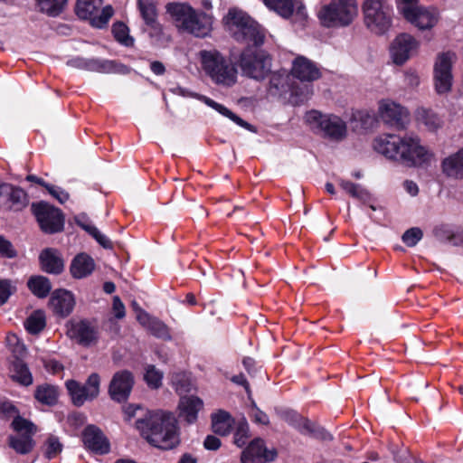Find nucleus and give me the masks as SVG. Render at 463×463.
<instances>
[{
  "label": "nucleus",
  "mask_w": 463,
  "mask_h": 463,
  "mask_svg": "<svg viewBox=\"0 0 463 463\" xmlns=\"http://www.w3.org/2000/svg\"><path fill=\"white\" fill-rule=\"evenodd\" d=\"M251 417L253 421L256 423L262 425H268L269 423V418L267 413L259 409L254 402L252 404Z\"/></svg>",
  "instance_id": "nucleus-57"
},
{
  "label": "nucleus",
  "mask_w": 463,
  "mask_h": 463,
  "mask_svg": "<svg viewBox=\"0 0 463 463\" xmlns=\"http://www.w3.org/2000/svg\"><path fill=\"white\" fill-rule=\"evenodd\" d=\"M112 33L120 44L126 47L133 46L134 39L129 35L128 27L125 24L121 22L114 24L112 27Z\"/></svg>",
  "instance_id": "nucleus-44"
},
{
  "label": "nucleus",
  "mask_w": 463,
  "mask_h": 463,
  "mask_svg": "<svg viewBox=\"0 0 463 463\" xmlns=\"http://www.w3.org/2000/svg\"><path fill=\"white\" fill-rule=\"evenodd\" d=\"M221 444L220 439L213 435L206 436L203 441V447L208 450H217Z\"/></svg>",
  "instance_id": "nucleus-61"
},
{
  "label": "nucleus",
  "mask_w": 463,
  "mask_h": 463,
  "mask_svg": "<svg viewBox=\"0 0 463 463\" xmlns=\"http://www.w3.org/2000/svg\"><path fill=\"white\" fill-rule=\"evenodd\" d=\"M234 434H233V442L239 447L242 448L248 442L250 439V426L248 421L244 417L240 419L235 424Z\"/></svg>",
  "instance_id": "nucleus-41"
},
{
  "label": "nucleus",
  "mask_w": 463,
  "mask_h": 463,
  "mask_svg": "<svg viewBox=\"0 0 463 463\" xmlns=\"http://www.w3.org/2000/svg\"><path fill=\"white\" fill-rule=\"evenodd\" d=\"M147 330L156 337L161 338L164 340H170L171 335L169 333V329L167 326L159 320L158 318L155 317L150 326H148Z\"/></svg>",
  "instance_id": "nucleus-48"
},
{
  "label": "nucleus",
  "mask_w": 463,
  "mask_h": 463,
  "mask_svg": "<svg viewBox=\"0 0 463 463\" xmlns=\"http://www.w3.org/2000/svg\"><path fill=\"white\" fill-rule=\"evenodd\" d=\"M202 67L211 80L226 87L234 85L237 81V69L232 61L219 51L203 50L199 52Z\"/></svg>",
  "instance_id": "nucleus-5"
},
{
  "label": "nucleus",
  "mask_w": 463,
  "mask_h": 463,
  "mask_svg": "<svg viewBox=\"0 0 463 463\" xmlns=\"http://www.w3.org/2000/svg\"><path fill=\"white\" fill-rule=\"evenodd\" d=\"M433 234L439 241L456 245L459 240L463 239V229L442 223L433 229Z\"/></svg>",
  "instance_id": "nucleus-34"
},
{
  "label": "nucleus",
  "mask_w": 463,
  "mask_h": 463,
  "mask_svg": "<svg viewBox=\"0 0 463 463\" xmlns=\"http://www.w3.org/2000/svg\"><path fill=\"white\" fill-rule=\"evenodd\" d=\"M396 5L398 11L403 17L420 5L419 0H396Z\"/></svg>",
  "instance_id": "nucleus-55"
},
{
  "label": "nucleus",
  "mask_w": 463,
  "mask_h": 463,
  "mask_svg": "<svg viewBox=\"0 0 463 463\" xmlns=\"http://www.w3.org/2000/svg\"><path fill=\"white\" fill-rule=\"evenodd\" d=\"M0 197H5L16 210H22L28 204V195L21 187L11 184L3 183L0 184Z\"/></svg>",
  "instance_id": "nucleus-29"
},
{
  "label": "nucleus",
  "mask_w": 463,
  "mask_h": 463,
  "mask_svg": "<svg viewBox=\"0 0 463 463\" xmlns=\"http://www.w3.org/2000/svg\"><path fill=\"white\" fill-rule=\"evenodd\" d=\"M177 30L196 38H205L213 31V16L194 9L188 3L172 2L165 5Z\"/></svg>",
  "instance_id": "nucleus-3"
},
{
  "label": "nucleus",
  "mask_w": 463,
  "mask_h": 463,
  "mask_svg": "<svg viewBox=\"0 0 463 463\" xmlns=\"http://www.w3.org/2000/svg\"><path fill=\"white\" fill-rule=\"evenodd\" d=\"M277 457L275 449H268L262 439L257 438L250 442L241 452V463H266L273 461Z\"/></svg>",
  "instance_id": "nucleus-18"
},
{
  "label": "nucleus",
  "mask_w": 463,
  "mask_h": 463,
  "mask_svg": "<svg viewBox=\"0 0 463 463\" xmlns=\"http://www.w3.org/2000/svg\"><path fill=\"white\" fill-rule=\"evenodd\" d=\"M46 326L44 313L41 310L33 312L25 320L24 327L28 333L37 335L43 330Z\"/></svg>",
  "instance_id": "nucleus-39"
},
{
  "label": "nucleus",
  "mask_w": 463,
  "mask_h": 463,
  "mask_svg": "<svg viewBox=\"0 0 463 463\" xmlns=\"http://www.w3.org/2000/svg\"><path fill=\"white\" fill-rule=\"evenodd\" d=\"M90 235L104 249L111 250L113 248V243L111 242V241L105 234L101 233L97 227L95 229H92V232Z\"/></svg>",
  "instance_id": "nucleus-58"
},
{
  "label": "nucleus",
  "mask_w": 463,
  "mask_h": 463,
  "mask_svg": "<svg viewBox=\"0 0 463 463\" xmlns=\"http://www.w3.org/2000/svg\"><path fill=\"white\" fill-rule=\"evenodd\" d=\"M17 256V251L12 242L4 236H0V258L14 259Z\"/></svg>",
  "instance_id": "nucleus-52"
},
{
  "label": "nucleus",
  "mask_w": 463,
  "mask_h": 463,
  "mask_svg": "<svg viewBox=\"0 0 463 463\" xmlns=\"http://www.w3.org/2000/svg\"><path fill=\"white\" fill-rule=\"evenodd\" d=\"M172 92L174 94H176L178 96L184 97V98H194L198 100H201L204 104H206L208 107L213 109L217 112H219L221 115L230 118L232 121L236 123L238 126L250 131V132H256L255 128L250 125V123L246 122L242 118H241L239 116L234 114L232 111H231L228 108L225 106L216 102L215 100L204 96L198 94L196 92H194L188 89L183 88V87H176L172 89Z\"/></svg>",
  "instance_id": "nucleus-15"
},
{
  "label": "nucleus",
  "mask_w": 463,
  "mask_h": 463,
  "mask_svg": "<svg viewBox=\"0 0 463 463\" xmlns=\"http://www.w3.org/2000/svg\"><path fill=\"white\" fill-rule=\"evenodd\" d=\"M75 298L73 294L67 289H56L52 293L49 307L52 312L60 317H66L73 310Z\"/></svg>",
  "instance_id": "nucleus-23"
},
{
  "label": "nucleus",
  "mask_w": 463,
  "mask_h": 463,
  "mask_svg": "<svg viewBox=\"0 0 463 463\" xmlns=\"http://www.w3.org/2000/svg\"><path fill=\"white\" fill-rule=\"evenodd\" d=\"M15 288L8 279H0V306L4 305L10 296L14 292Z\"/></svg>",
  "instance_id": "nucleus-53"
},
{
  "label": "nucleus",
  "mask_w": 463,
  "mask_h": 463,
  "mask_svg": "<svg viewBox=\"0 0 463 463\" xmlns=\"http://www.w3.org/2000/svg\"><path fill=\"white\" fill-rule=\"evenodd\" d=\"M82 440L85 447L98 455L108 454L110 450L109 439L101 430L95 425H88L82 432Z\"/></svg>",
  "instance_id": "nucleus-20"
},
{
  "label": "nucleus",
  "mask_w": 463,
  "mask_h": 463,
  "mask_svg": "<svg viewBox=\"0 0 463 463\" xmlns=\"http://www.w3.org/2000/svg\"><path fill=\"white\" fill-rule=\"evenodd\" d=\"M443 174L454 179H463V148L445 157L441 162Z\"/></svg>",
  "instance_id": "nucleus-30"
},
{
  "label": "nucleus",
  "mask_w": 463,
  "mask_h": 463,
  "mask_svg": "<svg viewBox=\"0 0 463 463\" xmlns=\"http://www.w3.org/2000/svg\"><path fill=\"white\" fill-rule=\"evenodd\" d=\"M290 80L291 77L286 71L271 73L268 88L269 95L278 96L288 92L298 95V93Z\"/></svg>",
  "instance_id": "nucleus-26"
},
{
  "label": "nucleus",
  "mask_w": 463,
  "mask_h": 463,
  "mask_svg": "<svg viewBox=\"0 0 463 463\" xmlns=\"http://www.w3.org/2000/svg\"><path fill=\"white\" fill-rule=\"evenodd\" d=\"M137 6L145 24L152 29H157L159 23L156 0H137Z\"/></svg>",
  "instance_id": "nucleus-35"
},
{
  "label": "nucleus",
  "mask_w": 463,
  "mask_h": 463,
  "mask_svg": "<svg viewBox=\"0 0 463 463\" xmlns=\"http://www.w3.org/2000/svg\"><path fill=\"white\" fill-rule=\"evenodd\" d=\"M203 402L194 395H184L178 403L179 417L192 424L197 420L198 412L203 409Z\"/></svg>",
  "instance_id": "nucleus-25"
},
{
  "label": "nucleus",
  "mask_w": 463,
  "mask_h": 463,
  "mask_svg": "<svg viewBox=\"0 0 463 463\" xmlns=\"http://www.w3.org/2000/svg\"><path fill=\"white\" fill-rule=\"evenodd\" d=\"M280 419L296 429L301 434H315L316 425L308 419L302 417L298 412L289 409L280 410L278 412Z\"/></svg>",
  "instance_id": "nucleus-27"
},
{
  "label": "nucleus",
  "mask_w": 463,
  "mask_h": 463,
  "mask_svg": "<svg viewBox=\"0 0 463 463\" xmlns=\"http://www.w3.org/2000/svg\"><path fill=\"white\" fill-rule=\"evenodd\" d=\"M404 18L420 30H430L437 24L439 14L435 8L419 5Z\"/></svg>",
  "instance_id": "nucleus-22"
},
{
  "label": "nucleus",
  "mask_w": 463,
  "mask_h": 463,
  "mask_svg": "<svg viewBox=\"0 0 463 463\" xmlns=\"http://www.w3.org/2000/svg\"><path fill=\"white\" fill-rule=\"evenodd\" d=\"M415 119L420 126H424L430 132H435L442 126V120L432 109L423 107L415 111Z\"/></svg>",
  "instance_id": "nucleus-32"
},
{
  "label": "nucleus",
  "mask_w": 463,
  "mask_h": 463,
  "mask_svg": "<svg viewBox=\"0 0 463 463\" xmlns=\"http://www.w3.org/2000/svg\"><path fill=\"white\" fill-rule=\"evenodd\" d=\"M422 231L418 227H413L403 233L402 240L408 247H414L422 239Z\"/></svg>",
  "instance_id": "nucleus-51"
},
{
  "label": "nucleus",
  "mask_w": 463,
  "mask_h": 463,
  "mask_svg": "<svg viewBox=\"0 0 463 463\" xmlns=\"http://www.w3.org/2000/svg\"><path fill=\"white\" fill-rule=\"evenodd\" d=\"M379 116L384 123L398 130L406 128L410 121L408 110L389 99L380 102Z\"/></svg>",
  "instance_id": "nucleus-16"
},
{
  "label": "nucleus",
  "mask_w": 463,
  "mask_h": 463,
  "mask_svg": "<svg viewBox=\"0 0 463 463\" xmlns=\"http://www.w3.org/2000/svg\"><path fill=\"white\" fill-rule=\"evenodd\" d=\"M27 287L39 298H46L52 290L50 279L42 275L32 276L27 281Z\"/></svg>",
  "instance_id": "nucleus-37"
},
{
  "label": "nucleus",
  "mask_w": 463,
  "mask_h": 463,
  "mask_svg": "<svg viewBox=\"0 0 463 463\" xmlns=\"http://www.w3.org/2000/svg\"><path fill=\"white\" fill-rule=\"evenodd\" d=\"M12 378L24 386L31 385L33 381L29 367L22 359H14L12 363Z\"/></svg>",
  "instance_id": "nucleus-38"
},
{
  "label": "nucleus",
  "mask_w": 463,
  "mask_h": 463,
  "mask_svg": "<svg viewBox=\"0 0 463 463\" xmlns=\"http://www.w3.org/2000/svg\"><path fill=\"white\" fill-rule=\"evenodd\" d=\"M14 430L17 432H23V435H30L31 437L35 432V426L31 421L17 416L12 422Z\"/></svg>",
  "instance_id": "nucleus-49"
},
{
  "label": "nucleus",
  "mask_w": 463,
  "mask_h": 463,
  "mask_svg": "<svg viewBox=\"0 0 463 463\" xmlns=\"http://www.w3.org/2000/svg\"><path fill=\"white\" fill-rule=\"evenodd\" d=\"M144 378L149 387L157 389L162 385L163 373L150 364L146 368Z\"/></svg>",
  "instance_id": "nucleus-47"
},
{
  "label": "nucleus",
  "mask_w": 463,
  "mask_h": 463,
  "mask_svg": "<svg viewBox=\"0 0 463 463\" xmlns=\"http://www.w3.org/2000/svg\"><path fill=\"white\" fill-rule=\"evenodd\" d=\"M291 75L302 82H311L319 79L321 72L312 61L298 56L293 61Z\"/></svg>",
  "instance_id": "nucleus-24"
},
{
  "label": "nucleus",
  "mask_w": 463,
  "mask_h": 463,
  "mask_svg": "<svg viewBox=\"0 0 463 463\" xmlns=\"http://www.w3.org/2000/svg\"><path fill=\"white\" fill-rule=\"evenodd\" d=\"M46 190L60 203H66L69 200V198H70L69 193L66 192L64 189H62L60 186L52 185V184H50L47 186Z\"/></svg>",
  "instance_id": "nucleus-54"
},
{
  "label": "nucleus",
  "mask_w": 463,
  "mask_h": 463,
  "mask_svg": "<svg viewBox=\"0 0 463 463\" xmlns=\"http://www.w3.org/2000/svg\"><path fill=\"white\" fill-rule=\"evenodd\" d=\"M138 411H143V408L139 405L129 404L124 409L126 420L129 421L132 418L137 415Z\"/></svg>",
  "instance_id": "nucleus-64"
},
{
  "label": "nucleus",
  "mask_w": 463,
  "mask_h": 463,
  "mask_svg": "<svg viewBox=\"0 0 463 463\" xmlns=\"http://www.w3.org/2000/svg\"><path fill=\"white\" fill-rule=\"evenodd\" d=\"M68 335L82 346H90L97 343L99 335L96 327L87 320L71 323Z\"/></svg>",
  "instance_id": "nucleus-21"
},
{
  "label": "nucleus",
  "mask_w": 463,
  "mask_h": 463,
  "mask_svg": "<svg viewBox=\"0 0 463 463\" xmlns=\"http://www.w3.org/2000/svg\"><path fill=\"white\" fill-rule=\"evenodd\" d=\"M239 67L243 76L263 80L271 72V57L262 50L248 45L240 54Z\"/></svg>",
  "instance_id": "nucleus-6"
},
{
  "label": "nucleus",
  "mask_w": 463,
  "mask_h": 463,
  "mask_svg": "<svg viewBox=\"0 0 463 463\" xmlns=\"http://www.w3.org/2000/svg\"><path fill=\"white\" fill-rule=\"evenodd\" d=\"M62 450V444L60 442L59 439L51 436L45 442V450L44 455L48 459H52L55 458L58 454H60Z\"/></svg>",
  "instance_id": "nucleus-50"
},
{
  "label": "nucleus",
  "mask_w": 463,
  "mask_h": 463,
  "mask_svg": "<svg viewBox=\"0 0 463 463\" xmlns=\"http://www.w3.org/2000/svg\"><path fill=\"white\" fill-rule=\"evenodd\" d=\"M12 339L15 340L16 342L12 352L14 353L15 359H22V357L26 354V348L24 344L19 342L15 335H13L12 338H9V342H11Z\"/></svg>",
  "instance_id": "nucleus-62"
},
{
  "label": "nucleus",
  "mask_w": 463,
  "mask_h": 463,
  "mask_svg": "<svg viewBox=\"0 0 463 463\" xmlns=\"http://www.w3.org/2000/svg\"><path fill=\"white\" fill-rule=\"evenodd\" d=\"M403 76L404 84L411 89L417 88L420 83V76L414 70L409 69L405 71Z\"/></svg>",
  "instance_id": "nucleus-56"
},
{
  "label": "nucleus",
  "mask_w": 463,
  "mask_h": 463,
  "mask_svg": "<svg viewBox=\"0 0 463 463\" xmlns=\"http://www.w3.org/2000/svg\"><path fill=\"white\" fill-rule=\"evenodd\" d=\"M65 386L72 403L77 407H80L86 402L93 401L99 396L100 376L97 373H92L89 375L85 383L82 384L71 379L66 381Z\"/></svg>",
  "instance_id": "nucleus-14"
},
{
  "label": "nucleus",
  "mask_w": 463,
  "mask_h": 463,
  "mask_svg": "<svg viewBox=\"0 0 463 463\" xmlns=\"http://www.w3.org/2000/svg\"><path fill=\"white\" fill-rule=\"evenodd\" d=\"M263 3L283 18H289L294 12L293 0H263Z\"/></svg>",
  "instance_id": "nucleus-40"
},
{
  "label": "nucleus",
  "mask_w": 463,
  "mask_h": 463,
  "mask_svg": "<svg viewBox=\"0 0 463 463\" xmlns=\"http://www.w3.org/2000/svg\"><path fill=\"white\" fill-rule=\"evenodd\" d=\"M103 0H77L76 14L82 20H88L92 27L105 28L114 14L110 5L102 6Z\"/></svg>",
  "instance_id": "nucleus-10"
},
{
  "label": "nucleus",
  "mask_w": 463,
  "mask_h": 463,
  "mask_svg": "<svg viewBox=\"0 0 463 463\" xmlns=\"http://www.w3.org/2000/svg\"><path fill=\"white\" fill-rule=\"evenodd\" d=\"M419 43L413 36L408 33L399 34L391 45V55L397 65L405 63L412 51L416 50Z\"/></svg>",
  "instance_id": "nucleus-19"
},
{
  "label": "nucleus",
  "mask_w": 463,
  "mask_h": 463,
  "mask_svg": "<svg viewBox=\"0 0 463 463\" xmlns=\"http://www.w3.org/2000/svg\"><path fill=\"white\" fill-rule=\"evenodd\" d=\"M136 428L153 446L172 449L179 444L177 420L172 412L147 411L136 420Z\"/></svg>",
  "instance_id": "nucleus-2"
},
{
  "label": "nucleus",
  "mask_w": 463,
  "mask_h": 463,
  "mask_svg": "<svg viewBox=\"0 0 463 463\" xmlns=\"http://www.w3.org/2000/svg\"><path fill=\"white\" fill-rule=\"evenodd\" d=\"M32 212L45 233L53 234L63 230L64 215L59 208L41 201L32 204Z\"/></svg>",
  "instance_id": "nucleus-13"
},
{
  "label": "nucleus",
  "mask_w": 463,
  "mask_h": 463,
  "mask_svg": "<svg viewBox=\"0 0 463 463\" xmlns=\"http://www.w3.org/2000/svg\"><path fill=\"white\" fill-rule=\"evenodd\" d=\"M9 444L11 448L20 454L29 453L34 446V442L30 435L11 437Z\"/></svg>",
  "instance_id": "nucleus-43"
},
{
  "label": "nucleus",
  "mask_w": 463,
  "mask_h": 463,
  "mask_svg": "<svg viewBox=\"0 0 463 463\" xmlns=\"http://www.w3.org/2000/svg\"><path fill=\"white\" fill-rule=\"evenodd\" d=\"M373 148L386 158L408 167L429 164L432 156L430 151L420 144V138L412 133L402 137L396 135L381 136L374 139Z\"/></svg>",
  "instance_id": "nucleus-1"
},
{
  "label": "nucleus",
  "mask_w": 463,
  "mask_h": 463,
  "mask_svg": "<svg viewBox=\"0 0 463 463\" xmlns=\"http://www.w3.org/2000/svg\"><path fill=\"white\" fill-rule=\"evenodd\" d=\"M455 54L451 52H440L437 55L432 72V81L435 92L439 95H447L452 90L453 64Z\"/></svg>",
  "instance_id": "nucleus-9"
},
{
  "label": "nucleus",
  "mask_w": 463,
  "mask_h": 463,
  "mask_svg": "<svg viewBox=\"0 0 463 463\" xmlns=\"http://www.w3.org/2000/svg\"><path fill=\"white\" fill-rule=\"evenodd\" d=\"M68 0H36L40 10L49 16H58L63 10Z\"/></svg>",
  "instance_id": "nucleus-42"
},
{
  "label": "nucleus",
  "mask_w": 463,
  "mask_h": 463,
  "mask_svg": "<svg viewBox=\"0 0 463 463\" xmlns=\"http://www.w3.org/2000/svg\"><path fill=\"white\" fill-rule=\"evenodd\" d=\"M66 63L72 68L106 74L127 75L131 71L128 66L118 61L101 58L77 56L68 60Z\"/></svg>",
  "instance_id": "nucleus-12"
},
{
  "label": "nucleus",
  "mask_w": 463,
  "mask_h": 463,
  "mask_svg": "<svg viewBox=\"0 0 463 463\" xmlns=\"http://www.w3.org/2000/svg\"><path fill=\"white\" fill-rule=\"evenodd\" d=\"M75 222L77 225H79L81 229H83L85 232H87L90 235L92 232V229H95L96 227L92 225L85 213H80L77 216H75Z\"/></svg>",
  "instance_id": "nucleus-59"
},
{
  "label": "nucleus",
  "mask_w": 463,
  "mask_h": 463,
  "mask_svg": "<svg viewBox=\"0 0 463 463\" xmlns=\"http://www.w3.org/2000/svg\"><path fill=\"white\" fill-rule=\"evenodd\" d=\"M306 119L313 128H317L324 137L331 140L339 141L346 136V123L338 116L312 110L306 115Z\"/></svg>",
  "instance_id": "nucleus-11"
},
{
  "label": "nucleus",
  "mask_w": 463,
  "mask_h": 463,
  "mask_svg": "<svg viewBox=\"0 0 463 463\" xmlns=\"http://www.w3.org/2000/svg\"><path fill=\"white\" fill-rule=\"evenodd\" d=\"M95 268L93 259L86 253L74 257L71 264V273L75 279H82L90 275Z\"/></svg>",
  "instance_id": "nucleus-31"
},
{
  "label": "nucleus",
  "mask_w": 463,
  "mask_h": 463,
  "mask_svg": "<svg viewBox=\"0 0 463 463\" xmlns=\"http://www.w3.org/2000/svg\"><path fill=\"white\" fill-rule=\"evenodd\" d=\"M358 14L356 0H332L321 8L318 18L326 27L349 25Z\"/></svg>",
  "instance_id": "nucleus-7"
},
{
  "label": "nucleus",
  "mask_w": 463,
  "mask_h": 463,
  "mask_svg": "<svg viewBox=\"0 0 463 463\" xmlns=\"http://www.w3.org/2000/svg\"><path fill=\"white\" fill-rule=\"evenodd\" d=\"M112 306H113V309L115 311V317L118 319L123 318L126 315L125 306H124L123 302L121 301V299L119 298V297L115 296L113 298Z\"/></svg>",
  "instance_id": "nucleus-60"
},
{
  "label": "nucleus",
  "mask_w": 463,
  "mask_h": 463,
  "mask_svg": "<svg viewBox=\"0 0 463 463\" xmlns=\"http://www.w3.org/2000/svg\"><path fill=\"white\" fill-rule=\"evenodd\" d=\"M42 269L50 274H60L63 271L64 262L57 250L47 248L39 256Z\"/></svg>",
  "instance_id": "nucleus-28"
},
{
  "label": "nucleus",
  "mask_w": 463,
  "mask_h": 463,
  "mask_svg": "<svg viewBox=\"0 0 463 463\" xmlns=\"http://www.w3.org/2000/svg\"><path fill=\"white\" fill-rule=\"evenodd\" d=\"M224 29L238 43L261 46L265 40L264 29L246 12L232 7L222 18Z\"/></svg>",
  "instance_id": "nucleus-4"
},
{
  "label": "nucleus",
  "mask_w": 463,
  "mask_h": 463,
  "mask_svg": "<svg viewBox=\"0 0 463 463\" xmlns=\"http://www.w3.org/2000/svg\"><path fill=\"white\" fill-rule=\"evenodd\" d=\"M137 320L146 329L150 326L152 320L155 318L151 317L147 312L144 309H138V313L136 315Z\"/></svg>",
  "instance_id": "nucleus-63"
},
{
  "label": "nucleus",
  "mask_w": 463,
  "mask_h": 463,
  "mask_svg": "<svg viewBox=\"0 0 463 463\" xmlns=\"http://www.w3.org/2000/svg\"><path fill=\"white\" fill-rule=\"evenodd\" d=\"M363 13L364 24L371 32L383 34L390 29L392 8L388 0H364Z\"/></svg>",
  "instance_id": "nucleus-8"
},
{
  "label": "nucleus",
  "mask_w": 463,
  "mask_h": 463,
  "mask_svg": "<svg viewBox=\"0 0 463 463\" xmlns=\"http://www.w3.org/2000/svg\"><path fill=\"white\" fill-rule=\"evenodd\" d=\"M234 424V419L225 411L220 410L218 412L212 414V430L215 434L229 435Z\"/></svg>",
  "instance_id": "nucleus-33"
},
{
  "label": "nucleus",
  "mask_w": 463,
  "mask_h": 463,
  "mask_svg": "<svg viewBox=\"0 0 463 463\" xmlns=\"http://www.w3.org/2000/svg\"><path fill=\"white\" fill-rule=\"evenodd\" d=\"M171 383L175 392L179 394L186 393L191 391L192 383L190 378L184 373H174L171 377Z\"/></svg>",
  "instance_id": "nucleus-45"
},
{
  "label": "nucleus",
  "mask_w": 463,
  "mask_h": 463,
  "mask_svg": "<svg viewBox=\"0 0 463 463\" xmlns=\"http://www.w3.org/2000/svg\"><path fill=\"white\" fill-rule=\"evenodd\" d=\"M339 184L346 193H348L354 198L364 201L369 197L368 192L358 184H354L350 181L341 179L339 180Z\"/></svg>",
  "instance_id": "nucleus-46"
},
{
  "label": "nucleus",
  "mask_w": 463,
  "mask_h": 463,
  "mask_svg": "<svg viewBox=\"0 0 463 463\" xmlns=\"http://www.w3.org/2000/svg\"><path fill=\"white\" fill-rule=\"evenodd\" d=\"M59 397L58 388L54 385L44 383L38 385L34 392V398L42 404L53 406Z\"/></svg>",
  "instance_id": "nucleus-36"
},
{
  "label": "nucleus",
  "mask_w": 463,
  "mask_h": 463,
  "mask_svg": "<svg viewBox=\"0 0 463 463\" xmlns=\"http://www.w3.org/2000/svg\"><path fill=\"white\" fill-rule=\"evenodd\" d=\"M134 385V376L128 370L118 371L114 373L109 386L110 398L118 402H126Z\"/></svg>",
  "instance_id": "nucleus-17"
}]
</instances>
